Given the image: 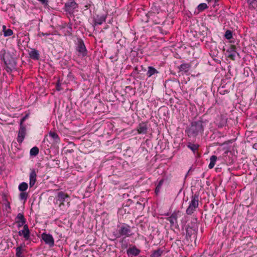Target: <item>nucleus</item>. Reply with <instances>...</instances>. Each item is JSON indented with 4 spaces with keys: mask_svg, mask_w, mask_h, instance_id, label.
Wrapping results in <instances>:
<instances>
[{
    "mask_svg": "<svg viewBox=\"0 0 257 257\" xmlns=\"http://www.w3.org/2000/svg\"><path fill=\"white\" fill-rule=\"evenodd\" d=\"M208 2L212 1V0H207ZM212 1H214L215 3H216L217 0H212Z\"/></svg>",
    "mask_w": 257,
    "mask_h": 257,
    "instance_id": "42",
    "label": "nucleus"
},
{
    "mask_svg": "<svg viewBox=\"0 0 257 257\" xmlns=\"http://www.w3.org/2000/svg\"><path fill=\"white\" fill-rule=\"evenodd\" d=\"M26 135V128L25 125H20L19 132L17 138V141L19 143H22Z\"/></svg>",
    "mask_w": 257,
    "mask_h": 257,
    "instance_id": "10",
    "label": "nucleus"
},
{
    "mask_svg": "<svg viewBox=\"0 0 257 257\" xmlns=\"http://www.w3.org/2000/svg\"><path fill=\"white\" fill-rule=\"evenodd\" d=\"M118 233L115 235L117 238L120 236L130 237L133 235L132 233L131 227L127 224L123 223L121 225H118Z\"/></svg>",
    "mask_w": 257,
    "mask_h": 257,
    "instance_id": "3",
    "label": "nucleus"
},
{
    "mask_svg": "<svg viewBox=\"0 0 257 257\" xmlns=\"http://www.w3.org/2000/svg\"><path fill=\"white\" fill-rule=\"evenodd\" d=\"M197 231V228L194 227H188L186 229V236L187 239H190L192 235H194V237L196 236Z\"/></svg>",
    "mask_w": 257,
    "mask_h": 257,
    "instance_id": "14",
    "label": "nucleus"
},
{
    "mask_svg": "<svg viewBox=\"0 0 257 257\" xmlns=\"http://www.w3.org/2000/svg\"><path fill=\"white\" fill-rule=\"evenodd\" d=\"M162 253L163 251L161 250V249L158 248V249L154 250L152 252L151 255V257H159L162 255Z\"/></svg>",
    "mask_w": 257,
    "mask_h": 257,
    "instance_id": "26",
    "label": "nucleus"
},
{
    "mask_svg": "<svg viewBox=\"0 0 257 257\" xmlns=\"http://www.w3.org/2000/svg\"><path fill=\"white\" fill-rule=\"evenodd\" d=\"M13 34V31L10 29H8L4 31V35L5 37L11 36Z\"/></svg>",
    "mask_w": 257,
    "mask_h": 257,
    "instance_id": "33",
    "label": "nucleus"
},
{
    "mask_svg": "<svg viewBox=\"0 0 257 257\" xmlns=\"http://www.w3.org/2000/svg\"><path fill=\"white\" fill-rule=\"evenodd\" d=\"M49 136L53 139V140L56 142H58L59 140V137L57 133L54 132H50L49 133Z\"/></svg>",
    "mask_w": 257,
    "mask_h": 257,
    "instance_id": "28",
    "label": "nucleus"
},
{
    "mask_svg": "<svg viewBox=\"0 0 257 257\" xmlns=\"http://www.w3.org/2000/svg\"><path fill=\"white\" fill-rule=\"evenodd\" d=\"M208 8V6L205 3H201L199 4L197 7V10L199 12H202L204 10Z\"/></svg>",
    "mask_w": 257,
    "mask_h": 257,
    "instance_id": "29",
    "label": "nucleus"
},
{
    "mask_svg": "<svg viewBox=\"0 0 257 257\" xmlns=\"http://www.w3.org/2000/svg\"><path fill=\"white\" fill-rule=\"evenodd\" d=\"M217 157L215 155H213V156H211L210 158V162L208 165V168L209 169H212L215 164V162L217 160Z\"/></svg>",
    "mask_w": 257,
    "mask_h": 257,
    "instance_id": "24",
    "label": "nucleus"
},
{
    "mask_svg": "<svg viewBox=\"0 0 257 257\" xmlns=\"http://www.w3.org/2000/svg\"><path fill=\"white\" fill-rule=\"evenodd\" d=\"M28 197V193L26 192H22L19 195V198L21 200L26 201Z\"/></svg>",
    "mask_w": 257,
    "mask_h": 257,
    "instance_id": "30",
    "label": "nucleus"
},
{
    "mask_svg": "<svg viewBox=\"0 0 257 257\" xmlns=\"http://www.w3.org/2000/svg\"><path fill=\"white\" fill-rule=\"evenodd\" d=\"M68 205H70V202H68Z\"/></svg>",
    "mask_w": 257,
    "mask_h": 257,
    "instance_id": "44",
    "label": "nucleus"
},
{
    "mask_svg": "<svg viewBox=\"0 0 257 257\" xmlns=\"http://www.w3.org/2000/svg\"><path fill=\"white\" fill-rule=\"evenodd\" d=\"M163 183V180H160L159 181V183L158 184L157 186H156V189H155V193L156 194H158V193L160 192V190L161 189V186H162Z\"/></svg>",
    "mask_w": 257,
    "mask_h": 257,
    "instance_id": "34",
    "label": "nucleus"
},
{
    "mask_svg": "<svg viewBox=\"0 0 257 257\" xmlns=\"http://www.w3.org/2000/svg\"><path fill=\"white\" fill-rule=\"evenodd\" d=\"M39 2H40L42 5H43L44 6H47L48 5V0H38Z\"/></svg>",
    "mask_w": 257,
    "mask_h": 257,
    "instance_id": "39",
    "label": "nucleus"
},
{
    "mask_svg": "<svg viewBox=\"0 0 257 257\" xmlns=\"http://www.w3.org/2000/svg\"><path fill=\"white\" fill-rule=\"evenodd\" d=\"M39 148L37 147H34L31 149L30 154L31 156H36L39 154Z\"/></svg>",
    "mask_w": 257,
    "mask_h": 257,
    "instance_id": "27",
    "label": "nucleus"
},
{
    "mask_svg": "<svg viewBox=\"0 0 257 257\" xmlns=\"http://www.w3.org/2000/svg\"><path fill=\"white\" fill-rule=\"evenodd\" d=\"M30 233V231L27 224H25L23 229L18 232L19 235L23 236L25 240H31Z\"/></svg>",
    "mask_w": 257,
    "mask_h": 257,
    "instance_id": "6",
    "label": "nucleus"
},
{
    "mask_svg": "<svg viewBox=\"0 0 257 257\" xmlns=\"http://www.w3.org/2000/svg\"><path fill=\"white\" fill-rule=\"evenodd\" d=\"M37 179V174L36 171L34 169L31 170V173L30 174V182L29 185L30 187L32 188L36 182Z\"/></svg>",
    "mask_w": 257,
    "mask_h": 257,
    "instance_id": "16",
    "label": "nucleus"
},
{
    "mask_svg": "<svg viewBox=\"0 0 257 257\" xmlns=\"http://www.w3.org/2000/svg\"><path fill=\"white\" fill-rule=\"evenodd\" d=\"M106 16L102 15H97L93 18L94 24L93 26L95 27L96 26L101 25L105 21Z\"/></svg>",
    "mask_w": 257,
    "mask_h": 257,
    "instance_id": "12",
    "label": "nucleus"
},
{
    "mask_svg": "<svg viewBox=\"0 0 257 257\" xmlns=\"http://www.w3.org/2000/svg\"><path fill=\"white\" fill-rule=\"evenodd\" d=\"M121 243V248L123 249L126 248L127 247V243L125 240H124V239H122V240L120 241Z\"/></svg>",
    "mask_w": 257,
    "mask_h": 257,
    "instance_id": "38",
    "label": "nucleus"
},
{
    "mask_svg": "<svg viewBox=\"0 0 257 257\" xmlns=\"http://www.w3.org/2000/svg\"><path fill=\"white\" fill-rule=\"evenodd\" d=\"M199 206V195L195 194L191 197V201L189 202V206L187 207L186 213L188 215L192 214Z\"/></svg>",
    "mask_w": 257,
    "mask_h": 257,
    "instance_id": "2",
    "label": "nucleus"
},
{
    "mask_svg": "<svg viewBox=\"0 0 257 257\" xmlns=\"http://www.w3.org/2000/svg\"><path fill=\"white\" fill-rule=\"evenodd\" d=\"M42 238L45 243L49 245L50 247H53L54 245V239L52 235L50 234H47L45 232L42 234Z\"/></svg>",
    "mask_w": 257,
    "mask_h": 257,
    "instance_id": "7",
    "label": "nucleus"
},
{
    "mask_svg": "<svg viewBox=\"0 0 257 257\" xmlns=\"http://www.w3.org/2000/svg\"><path fill=\"white\" fill-rule=\"evenodd\" d=\"M236 47L235 46H231L229 50L227 51L228 53V57L232 60H234L237 52L235 51Z\"/></svg>",
    "mask_w": 257,
    "mask_h": 257,
    "instance_id": "18",
    "label": "nucleus"
},
{
    "mask_svg": "<svg viewBox=\"0 0 257 257\" xmlns=\"http://www.w3.org/2000/svg\"><path fill=\"white\" fill-rule=\"evenodd\" d=\"M85 7L86 8V9H88V7H88V5H86V6H85Z\"/></svg>",
    "mask_w": 257,
    "mask_h": 257,
    "instance_id": "43",
    "label": "nucleus"
},
{
    "mask_svg": "<svg viewBox=\"0 0 257 257\" xmlns=\"http://www.w3.org/2000/svg\"><path fill=\"white\" fill-rule=\"evenodd\" d=\"M190 67L191 65L189 63H182L178 68L180 71L187 72Z\"/></svg>",
    "mask_w": 257,
    "mask_h": 257,
    "instance_id": "21",
    "label": "nucleus"
},
{
    "mask_svg": "<svg viewBox=\"0 0 257 257\" xmlns=\"http://www.w3.org/2000/svg\"><path fill=\"white\" fill-rule=\"evenodd\" d=\"M3 61L5 63L6 69L8 72H11L16 65L14 58L9 53H8Z\"/></svg>",
    "mask_w": 257,
    "mask_h": 257,
    "instance_id": "4",
    "label": "nucleus"
},
{
    "mask_svg": "<svg viewBox=\"0 0 257 257\" xmlns=\"http://www.w3.org/2000/svg\"><path fill=\"white\" fill-rule=\"evenodd\" d=\"M15 220L16 222L18 223V227L19 228L23 226H24V225L26 224L25 223L26 222V219L22 213H18L17 217H16Z\"/></svg>",
    "mask_w": 257,
    "mask_h": 257,
    "instance_id": "13",
    "label": "nucleus"
},
{
    "mask_svg": "<svg viewBox=\"0 0 257 257\" xmlns=\"http://www.w3.org/2000/svg\"><path fill=\"white\" fill-rule=\"evenodd\" d=\"M57 200L60 202V206L64 204V202H67L68 199L70 198L69 196L66 193L60 191L57 194Z\"/></svg>",
    "mask_w": 257,
    "mask_h": 257,
    "instance_id": "11",
    "label": "nucleus"
},
{
    "mask_svg": "<svg viewBox=\"0 0 257 257\" xmlns=\"http://www.w3.org/2000/svg\"><path fill=\"white\" fill-rule=\"evenodd\" d=\"M28 188V184L26 182H22L19 184L18 188L21 192H25Z\"/></svg>",
    "mask_w": 257,
    "mask_h": 257,
    "instance_id": "25",
    "label": "nucleus"
},
{
    "mask_svg": "<svg viewBox=\"0 0 257 257\" xmlns=\"http://www.w3.org/2000/svg\"><path fill=\"white\" fill-rule=\"evenodd\" d=\"M8 53L6 52V51L4 49H2L0 51V59L2 60H3L5 58V56H6V55H7Z\"/></svg>",
    "mask_w": 257,
    "mask_h": 257,
    "instance_id": "35",
    "label": "nucleus"
},
{
    "mask_svg": "<svg viewBox=\"0 0 257 257\" xmlns=\"http://www.w3.org/2000/svg\"><path fill=\"white\" fill-rule=\"evenodd\" d=\"M137 131L139 134H146L148 129L146 122H142L137 126Z\"/></svg>",
    "mask_w": 257,
    "mask_h": 257,
    "instance_id": "15",
    "label": "nucleus"
},
{
    "mask_svg": "<svg viewBox=\"0 0 257 257\" xmlns=\"http://www.w3.org/2000/svg\"><path fill=\"white\" fill-rule=\"evenodd\" d=\"M225 38L227 40H230L232 37V32L230 30H227L224 34Z\"/></svg>",
    "mask_w": 257,
    "mask_h": 257,
    "instance_id": "31",
    "label": "nucleus"
},
{
    "mask_svg": "<svg viewBox=\"0 0 257 257\" xmlns=\"http://www.w3.org/2000/svg\"><path fill=\"white\" fill-rule=\"evenodd\" d=\"M25 246L24 243L21 244L20 246H18L16 248V257H23L24 256V251L25 249L24 247Z\"/></svg>",
    "mask_w": 257,
    "mask_h": 257,
    "instance_id": "19",
    "label": "nucleus"
},
{
    "mask_svg": "<svg viewBox=\"0 0 257 257\" xmlns=\"http://www.w3.org/2000/svg\"><path fill=\"white\" fill-rule=\"evenodd\" d=\"M158 73H159V72L155 68L152 66L148 67V70L147 72V75L148 77H150L155 74Z\"/></svg>",
    "mask_w": 257,
    "mask_h": 257,
    "instance_id": "22",
    "label": "nucleus"
},
{
    "mask_svg": "<svg viewBox=\"0 0 257 257\" xmlns=\"http://www.w3.org/2000/svg\"><path fill=\"white\" fill-rule=\"evenodd\" d=\"M179 211H174L171 214V216L167 218V220L170 222L171 226H174L175 228H178V215Z\"/></svg>",
    "mask_w": 257,
    "mask_h": 257,
    "instance_id": "8",
    "label": "nucleus"
},
{
    "mask_svg": "<svg viewBox=\"0 0 257 257\" xmlns=\"http://www.w3.org/2000/svg\"><path fill=\"white\" fill-rule=\"evenodd\" d=\"M76 50L79 53V56L85 57L87 54V49L83 41L82 40H80L78 42Z\"/></svg>",
    "mask_w": 257,
    "mask_h": 257,
    "instance_id": "5",
    "label": "nucleus"
},
{
    "mask_svg": "<svg viewBox=\"0 0 257 257\" xmlns=\"http://www.w3.org/2000/svg\"><path fill=\"white\" fill-rule=\"evenodd\" d=\"M248 3L250 7L254 9L256 7L257 0H248Z\"/></svg>",
    "mask_w": 257,
    "mask_h": 257,
    "instance_id": "32",
    "label": "nucleus"
},
{
    "mask_svg": "<svg viewBox=\"0 0 257 257\" xmlns=\"http://www.w3.org/2000/svg\"><path fill=\"white\" fill-rule=\"evenodd\" d=\"M208 122L207 120H203L202 118L192 122L191 124L187 128L186 132L189 137H196L199 135H202L204 131V127Z\"/></svg>",
    "mask_w": 257,
    "mask_h": 257,
    "instance_id": "1",
    "label": "nucleus"
},
{
    "mask_svg": "<svg viewBox=\"0 0 257 257\" xmlns=\"http://www.w3.org/2000/svg\"><path fill=\"white\" fill-rule=\"evenodd\" d=\"M30 57L34 60H39L40 54L39 51L36 49H32L29 53Z\"/></svg>",
    "mask_w": 257,
    "mask_h": 257,
    "instance_id": "20",
    "label": "nucleus"
},
{
    "mask_svg": "<svg viewBox=\"0 0 257 257\" xmlns=\"http://www.w3.org/2000/svg\"><path fill=\"white\" fill-rule=\"evenodd\" d=\"M3 31L4 32L5 31L7 30V29H6V26H3Z\"/></svg>",
    "mask_w": 257,
    "mask_h": 257,
    "instance_id": "41",
    "label": "nucleus"
},
{
    "mask_svg": "<svg viewBox=\"0 0 257 257\" xmlns=\"http://www.w3.org/2000/svg\"><path fill=\"white\" fill-rule=\"evenodd\" d=\"M187 147L189 148L194 153L197 151L199 147V145L188 143L187 145Z\"/></svg>",
    "mask_w": 257,
    "mask_h": 257,
    "instance_id": "23",
    "label": "nucleus"
},
{
    "mask_svg": "<svg viewBox=\"0 0 257 257\" xmlns=\"http://www.w3.org/2000/svg\"><path fill=\"white\" fill-rule=\"evenodd\" d=\"M226 123V119H222L221 122L219 123H217V125L219 127H222L224 126Z\"/></svg>",
    "mask_w": 257,
    "mask_h": 257,
    "instance_id": "37",
    "label": "nucleus"
},
{
    "mask_svg": "<svg viewBox=\"0 0 257 257\" xmlns=\"http://www.w3.org/2000/svg\"><path fill=\"white\" fill-rule=\"evenodd\" d=\"M141 251L137 248L136 246L130 247L126 251V253L128 256H137L139 254Z\"/></svg>",
    "mask_w": 257,
    "mask_h": 257,
    "instance_id": "17",
    "label": "nucleus"
},
{
    "mask_svg": "<svg viewBox=\"0 0 257 257\" xmlns=\"http://www.w3.org/2000/svg\"><path fill=\"white\" fill-rule=\"evenodd\" d=\"M78 7V5L74 2H68L65 4V11L70 15L73 14L74 10Z\"/></svg>",
    "mask_w": 257,
    "mask_h": 257,
    "instance_id": "9",
    "label": "nucleus"
},
{
    "mask_svg": "<svg viewBox=\"0 0 257 257\" xmlns=\"http://www.w3.org/2000/svg\"><path fill=\"white\" fill-rule=\"evenodd\" d=\"M29 114H26L20 120V125H25L23 123L24 121L28 118Z\"/></svg>",
    "mask_w": 257,
    "mask_h": 257,
    "instance_id": "36",
    "label": "nucleus"
},
{
    "mask_svg": "<svg viewBox=\"0 0 257 257\" xmlns=\"http://www.w3.org/2000/svg\"><path fill=\"white\" fill-rule=\"evenodd\" d=\"M72 24H71V23L69 24L68 25V26H67L68 29H69V30H68V32L70 34H71V33H72Z\"/></svg>",
    "mask_w": 257,
    "mask_h": 257,
    "instance_id": "40",
    "label": "nucleus"
}]
</instances>
